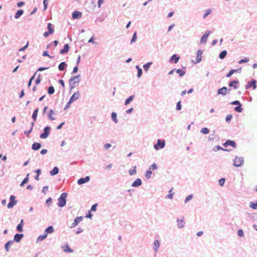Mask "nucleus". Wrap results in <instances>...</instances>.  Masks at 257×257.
Masks as SVG:
<instances>
[{"label":"nucleus","mask_w":257,"mask_h":257,"mask_svg":"<svg viewBox=\"0 0 257 257\" xmlns=\"http://www.w3.org/2000/svg\"><path fill=\"white\" fill-rule=\"evenodd\" d=\"M29 174H27V177L23 180L21 183V186H23L24 184L28 182Z\"/></svg>","instance_id":"e433bc0d"},{"label":"nucleus","mask_w":257,"mask_h":257,"mask_svg":"<svg viewBox=\"0 0 257 257\" xmlns=\"http://www.w3.org/2000/svg\"><path fill=\"white\" fill-rule=\"evenodd\" d=\"M80 81V75L73 77L70 79L69 84L71 89L74 88L76 84H78Z\"/></svg>","instance_id":"f03ea898"},{"label":"nucleus","mask_w":257,"mask_h":257,"mask_svg":"<svg viewBox=\"0 0 257 257\" xmlns=\"http://www.w3.org/2000/svg\"><path fill=\"white\" fill-rule=\"evenodd\" d=\"M79 92L77 91L73 93V94L71 97L70 100L72 102L76 101L79 98Z\"/></svg>","instance_id":"9b49d317"},{"label":"nucleus","mask_w":257,"mask_h":257,"mask_svg":"<svg viewBox=\"0 0 257 257\" xmlns=\"http://www.w3.org/2000/svg\"><path fill=\"white\" fill-rule=\"evenodd\" d=\"M38 110H39L38 108H37L34 110V111L33 112V114L32 115V118L33 119L34 121H35L37 119Z\"/></svg>","instance_id":"473e14b6"},{"label":"nucleus","mask_w":257,"mask_h":257,"mask_svg":"<svg viewBox=\"0 0 257 257\" xmlns=\"http://www.w3.org/2000/svg\"><path fill=\"white\" fill-rule=\"evenodd\" d=\"M237 234L239 236H242L243 235V232L242 231V230L241 229H239L237 231Z\"/></svg>","instance_id":"13d9d810"},{"label":"nucleus","mask_w":257,"mask_h":257,"mask_svg":"<svg viewBox=\"0 0 257 257\" xmlns=\"http://www.w3.org/2000/svg\"><path fill=\"white\" fill-rule=\"evenodd\" d=\"M211 12V10L210 9H208L206 11L205 14H204L203 17V18H205L207 16L210 14Z\"/></svg>","instance_id":"de8ad7c7"},{"label":"nucleus","mask_w":257,"mask_h":257,"mask_svg":"<svg viewBox=\"0 0 257 257\" xmlns=\"http://www.w3.org/2000/svg\"><path fill=\"white\" fill-rule=\"evenodd\" d=\"M104 2V0H99L98 2V6L99 8L101 7V5L103 4Z\"/></svg>","instance_id":"774afa93"},{"label":"nucleus","mask_w":257,"mask_h":257,"mask_svg":"<svg viewBox=\"0 0 257 257\" xmlns=\"http://www.w3.org/2000/svg\"><path fill=\"white\" fill-rule=\"evenodd\" d=\"M24 13V11L23 10H18L15 15V19H18L20 18Z\"/></svg>","instance_id":"a878e982"},{"label":"nucleus","mask_w":257,"mask_h":257,"mask_svg":"<svg viewBox=\"0 0 257 257\" xmlns=\"http://www.w3.org/2000/svg\"><path fill=\"white\" fill-rule=\"evenodd\" d=\"M176 72L179 74L180 76L182 77L185 74V71L181 69H177Z\"/></svg>","instance_id":"37998d69"},{"label":"nucleus","mask_w":257,"mask_h":257,"mask_svg":"<svg viewBox=\"0 0 257 257\" xmlns=\"http://www.w3.org/2000/svg\"><path fill=\"white\" fill-rule=\"evenodd\" d=\"M232 115L231 114H228L226 117V121L227 122H229L232 118Z\"/></svg>","instance_id":"864d4df0"},{"label":"nucleus","mask_w":257,"mask_h":257,"mask_svg":"<svg viewBox=\"0 0 257 257\" xmlns=\"http://www.w3.org/2000/svg\"><path fill=\"white\" fill-rule=\"evenodd\" d=\"M193 198V195H189L188 196H187L186 199H185V202H187L188 201H189V200H190L191 199H192V198Z\"/></svg>","instance_id":"4d7b16f0"},{"label":"nucleus","mask_w":257,"mask_h":257,"mask_svg":"<svg viewBox=\"0 0 257 257\" xmlns=\"http://www.w3.org/2000/svg\"><path fill=\"white\" fill-rule=\"evenodd\" d=\"M64 251L66 252H72L73 250L70 248L68 244H65L62 246Z\"/></svg>","instance_id":"dca6fc26"},{"label":"nucleus","mask_w":257,"mask_h":257,"mask_svg":"<svg viewBox=\"0 0 257 257\" xmlns=\"http://www.w3.org/2000/svg\"><path fill=\"white\" fill-rule=\"evenodd\" d=\"M209 34H210V32L209 31L207 33H206L204 35H203L200 40V43H205L207 42V38H208V37Z\"/></svg>","instance_id":"4468645a"},{"label":"nucleus","mask_w":257,"mask_h":257,"mask_svg":"<svg viewBox=\"0 0 257 257\" xmlns=\"http://www.w3.org/2000/svg\"><path fill=\"white\" fill-rule=\"evenodd\" d=\"M82 14L79 11H75L72 14V18L74 19L80 18L81 17Z\"/></svg>","instance_id":"2eb2a0df"},{"label":"nucleus","mask_w":257,"mask_h":257,"mask_svg":"<svg viewBox=\"0 0 257 257\" xmlns=\"http://www.w3.org/2000/svg\"><path fill=\"white\" fill-rule=\"evenodd\" d=\"M142 184V181L140 179H137L132 184L133 187H136L140 186Z\"/></svg>","instance_id":"f3484780"},{"label":"nucleus","mask_w":257,"mask_h":257,"mask_svg":"<svg viewBox=\"0 0 257 257\" xmlns=\"http://www.w3.org/2000/svg\"><path fill=\"white\" fill-rule=\"evenodd\" d=\"M227 88L225 86L219 89L217 91L218 94L225 95L227 93Z\"/></svg>","instance_id":"f8f14e48"},{"label":"nucleus","mask_w":257,"mask_h":257,"mask_svg":"<svg viewBox=\"0 0 257 257\" xmlns=\"http://www.w3.org/2000/svg\"><path fill=\"white\" fill-rule=\"evenodd\" d=\"M35 74H34V75H33L31 78L29 80V83H28V86L30 87L32 84V81L33 80V79H34L35 78Z\"/></svg>","instance_id":"bf43d9fd"},{"label":"nucleus","mask_w":257,"mask_h":257,"mask_svg":"<svg viewBox=\"0 0 257 257\" xmlns=\"http://www.w3.org/2000/svg\"><path fill=\"white\" fill-rule=\"evenodd\" d=\"M165 140H158L157 144L154 145V148L156 150L160 149H162L165 147Z\"/></svg>","instance_id":"20e7f679"},{"label":"nucleus","mask_w":257,"mask_h":257,"mask_svg":"<svg viewBox=\"0 0 257 257\" xmlns=\"http://www.w3.org/2000/svg\"><path fill=\"white\" fill-rule=\"evenodd\" d=\"M177 110H180L181 109V103H180V101H179L177 103V108H176Z\"/></svg>","instance_id":"69168bd1"},{"label":"nucleus","mask_w":257,"mask_h":257,"mask_svg":"<svg viewBox=\"0 0 257 257\" xmlns=\"http://www.w3.org/2000/svg\"><path fill=\"white\" fill-rule=\"evenodd\" d=\"M160 246V242L158 240H156L154 243V249L156 251Z\"/></svg>","instance_id":"2f4dec72"},{"label":"nucleus","mask_w":257,"mask_h":257,"mask_svg":"<svg viewBox=\"0 0 257 257\" xmlns=\"http://www.w3.org/2000/svg\"><path fill=\"white\" fill-rule=\"evenodd\" d=\"M137 39V33L135 32L134 34V35L133 36V38L131 39V43H134L136 41Z\"/></svg>","instance_id":"603ef678"},{"label":"nucleus","mask_w":257,"mask_h":257,"mask_svg":"<svg viewBox=\"0 0 257 257\" xmlns=\"http://www.w3.org/2000/svg\"><path fill=\"white\" fill-rule=\"evenodd\" d=\"M23 237V234H16L15 235V236H14V240L17 242H19L21 240V239L22 238V237Z\"/></svg>","instance_id":"412c9836"},{"label":"nucleus","mask_w":257,"mask_h":257,"mask_svg":"<svg viewBox=\"0 0 257 257\" xmlns=\"http://www.w3.org/2000/svg\"><path fill=\"white\" fill-rule=\"evenodd\" d=\"M136 68L138 70V77H140L142 74V70L139 68V66H137Z\"/></svg>","instance_id":"3c124183"},{"label":"nucleus","mask_w":257,"mask_h":257,"mask_svg":"<svg viewBox=\"0 0 257 257\" xmlns=\"http://www.w3.org/2000/svg\"><path fill=\"white\" fill-rule=\"evenodd\" d=\"M23 220H21L20 223L18 225L17 227V229L20 232L23 231Z\"/></svg>","instance_id":"bb28decb"},{"label":"nucleus","mask_w":257,"mask_h":257,"mask_svg":"<svg viewBox=\"0 0 257 257\" xmlns=\"http://www.w3.org/2000/svg\"><path fill=\"white\" fill-rule=\"evenodd\" d=\"M178 226L179 228H182L184 226V221L183 219L177 220Z\"/></svg>","instance_id":"c85d7f7f"},{"label":"nucleus","mask_w":257,"mask_h":257,"mask_svg":"<svg viewBox=\"0 0 257 257\" xmlns=\"http://www.w3.org/2000/svg\"><path fill=\"white\" fill-rule=\"evenodd\" d=\"M67 197V193H63L60 197L58 198V205L59 207H62L66 205Z\"/></svg>","instance_id":"f257e3e1"},{"label":"nucleus","mask_w":257,"mask_h":257,"mask_svg":"<svg viewBox=\"0 0 257 257\" xmlns=\"http://www.w3.org/2000/svg\"><path fill=\"white\" fill-rule=\"evenodd\" d=\"M201 133H202L203 134H208L209 133V130L208 128L207 127H204V128H202L201 130Z\"/></svg>","instance_id":"ea45409f"},{"label":"nucleus","mask_w":257,"mask_h":257,"mask_svg":"<svg viewBox=\"0 0 257 257\" xmlns=\"http://www.w3.org/2000/svg\"><path fill=\"white\" fill-rule=\"evenodd\" d=\"M47 235V233H45L43 234V235H40L39 236H38V238H37V240L38 241H41L43 240H44L45 238H46Z\"/></svg>","instance_id":"72a5a7b5"},{"label":"nucleus","mask_w":257,"mask_h":257,"mask_svg":"<svg viewBox=\"0 0 257 257\" xmlns=\"http://www.w3.org/2000/svg\"><path fill=\"white\" fill-rule=\"evenodd\" d=\"M97 206V204H94L93 205H92V206L91 207V211H95L96 210Z\"/></svg>","instance_id":"680f3d73"},{"label":"nucleus","mask_w":257,"mask_h":257,"mask_svg":"<svg viewBox=\"0 0 257 257\" xmlns=\"http://www.w3.org/2000/svg\"><path fill=\"white\" fill-rule=\"evenodd\" d=\"M224 182H225V179L224 178H221L219 180V184L221 186H222L224 184Z\"/></svg>","instance_id":"6e6d98bb"},{"label":"nucleus","mask_w":257,"mask_h":257,"mask_svg":"<svg viewBox=\"0 0 257 257\" xmlns=\"http://www.w3.org/2000/svg\"><path fill=\"white\" fill-rule=\"evenodd\" d=\"M151 64H152V63H151V62H150V63H147V64H145V65L143 66V67H144V69H145L146 71H147V70L149 69V67H150V66Z\"/></svg>","instance_id":"8fccbe9b"},{"label":"nucleus","mask_w":257,"mask_h":257,"mask_svg":"<svg viewBox=\"0 0 257 257\" xmlns=\"http://www.w3.org/2000/svg\"><path fill=\"white\" fill-rule=\"evenodd\" d=\"M240 103L238 100H235V101H234L231 102V104H232V105H240Z\"/></svg>","instance_id":"e2e57ef3"},{"label":"nucleus","mask_w":257,"mask_h":257,"mask_svg":"<svg viewBox=\"0 0 257 257\" xmlns=\"http://www.w3.org/2000/svg\"><path fill=\"white\" fill-rule=\"evenodd\" d=\"M31 125H31L30 130L28 132H25V134L27 135V137H28L29 134L32 131L33 127V126L34 125V122H32V123H31Z\"/></svg>","instance_id":"09e8293b"},{"label":"nucleus","mask_w":257,"mask_h":257,"mask_svg":"<svg viewBox=\"0 0 257 257\" xmlns=\"http://www.w3.org/2000/svg\"><path fill=\"white\" fill-rule=\"evenodd\" d=\"M89 180V177L86 176V177L83 178H80L78 181V184L79 185L83 184L87 182H88Z\"/></svg>","instance_id":"ddd939ff"},{"label":"nucleus","mask_w":257,"mask_h":257,"mask_svg":"<svg viewBox=\"0 0 257 257\" xmlns=\"http://www.w3.org/2000/svg\"><path fill=\"white\" fill-rule=\"evenodd\" d=\"M66 64L65 62H61L58 66V69L60 71H63L65 69Z\"/></svg>","instance_id":"7c9ffc66"},{"label":"nucleus","mask_w":257,"mask_h":257,"mask_svg":"<svg viewBox=\"0 0 257 257\" xmlns=\"http://www.w3.org/2000/svg\"><path fill=\"white\" fill-rule=\"evenodd\" d=\"M252 87L254 89L256 87V81L255 80L252 81L251 82H249L246 86V87Z\"/></svg>","instance_id":"5701e85b"},{"label":"nucleus","mask_w":257,"mask_h":257,"mask_svg":"<svg viewBox=\"0 0 257 257\" xmlns=\"http://www.w3.org/2000/svg\"><path fill=\"white\" fill-rule=\"evenodd\" d=\"M234 110L236 112H240L242 111V108L241 107V104L240 103V105H238V106H236L234 107Z\"/></svg>","instance_id":"a19ab883"},{"label":"nucleus","mask_w":257,"mask_h":257,"mask_svg":"<svg viewBox=\"0 0 257 257\" xmlns=\"http://www.w3.org/2000/svg\"><path fill=\"white\" fill-rule=\"evenodd\" d=\"M54 114V111L53 109H51L48 113L49 118L51 120H54L55 118L53 117V115Z\"/></svg>","instance_id":"f704fd0d"},{"label":"nucleus","mask_w":257,"mask_h":257,"mask_svg":"<svg viewBox=\"0 0 257 257\" xmlns=\"http://www.w3.org/2000/svg\"><path fill=\"white\" fill-rule=\"evenodd\" d=\"M249 61V59L248 58H245L244 59H242L240 60L239 61L238 63L239 64L244 63V62H247Z\"/></svg>","instance_id":"5fc2aeb1"},{"label":"nucleus","mask_w":257,"mask_h":257,"mask_svg":"<svg viewBox=\"0 0 257 257\" xmlns=\"http://www.w3.org/2000/svg\"><path fill=\"white\" fill-rule=\"evenodd\" d=\"M249 206L252 209H257V202L255 203H250L249 204Z\"/></svg>","instance_id":"a18cd8bd"},{"label":"nucleus","mask_w":257,"mask_h":257,"mask_svg":"<svg viewBox=\"0 0 257 257\" xmlns=\"http://www.w3.org/2000/svg\"><path fill=\"white\" fill-rule=\"evenodd\" d=\"M14 241L13 240H10L6 243L5 247L7 251H8L9 250L10 246L12 245Z\"/></svg>","instance_id":"c756f323"},{"label":"nucleus","mask_w":257,"mask_h":257,"mask_svg":"<svg viewBox=\"0 0 257 257\" xmlns=\"http://www.w3.org/2000/svg\"><path fill=\"white\" fill-rule=\"evenodd\" d=\"M238 81H236V80L232 81L230 82V83H229V87H233V88L235 89H236L237 88V84H238Z\"/></svg>","instance_id":"6ab92c4d"},{"label":"nucleus","mask_w":257,"mask_h":257,"mask_svg":"<svg viewBox=\"0 0 257 257\" xmlns=\"http://www.w3.org/2000/svg\"><path fill=\"white\" fill-rule=\"evenodd\" d=\"M41 145L39 143H35L33 144L32 148L33 150H38L40 149Z\"/></svg>","instance_id":"4be33fe9"},{"label":"nucleus","mask_w":257,"mask_h":257,"mask_svg":"<svg viewBox=\"0 0 257 257\" xmlns=\"http://www.w3.org/2000/svg\"><path fill=\"white\" fill-rule=\"evenodd\" d=\"M55 91L54 88L53 86H50L48 89V93L49 94H52Z\"/></svg>","instance_id":"79ce46f5"},{"label":"nucleus","mask_w":257,"mask_h":257,"mask_svg":"<svg viewBox=\"0 0 257 257\" xmlns=\"http://www.w3.org/2000/svg\"><path fill=\"white\" fill-rule=\"evenodd\" d=\"M72 102V101H71L70 100H69V101L67 102V104L66 105L64 109H66L70 107V104Z\"/></svg>","instance_id":"052dcab7"},{"label":"nucleus","mask_w":257,"mask_h":257,"mask_svg":"<svg viewBox=\"0 0 257 257\" xmlns=\"http://www.w3.org/2000/svg\"><path fill=\"white\" fill-rule=\"evenodd\" d=\"M202 51L198 50L197 52V60L196 63H199L201 60Z\"/></svg>","instance_id":"aec40b11"},{"label":"nucleus","mask_w":257,"mask_h":257,"mask_svg":"<svg viewBox=\"0 0 257 257\" xmlns=\"http://www.w3.org/2000/svg\"><path fill=\"white\" fill-rule=\"evenodd\" d=\"M179 59H180V57L179 56H177L176 54H174L171 57V58L170 60V62H171V61L174 60V63H177L178 62V61L179 60Z\"/></svg>","instance_id":"b1692460"},{"label":"nucleus","mask_w":257,"mask_h":257,"mask_svg":"<svg viewBox=\"0 0 257 257\" xmlns=\"http://www.w3.org/2000/svg\"><path fill=\"white\" fill-rule=\"evenodd\" d=\"M47 28L49 32H46L44 33L43 35L45 37H47L49 35L52 34L54 32V29L52 28V24L51 23H48Z\"/></svg>","instance_id":"6e6552de"},{"label":"nucleus","mask_w":257,"mask_h":257,"mask_svg":"<svg viewBox=\"0 0 257 257\" xmlns=\"http://www.w3.org/2000/svg\"><path fill=\"white\" fill-rule=\"evenodd\" d=\"M172 191H173V188H172V189H171L170 191H169V194L167 196V197L169 199H172L173 198V196L174 195V193H172Z\"/></svg>","instance_id":"49530a36"},{"label":"nucleus","mask_w":257,"mask_h":257,"mask_svg":"<svg viewBox=\"0 0 257 257\" xmlns=\"http://www.w3.org/2000/svg\"><path fill=\"white\" fill-rule=\"evenodd\" d=\"M59 172V169L58 167H55L50 172V174L51 176H54L57 174Z\"/></svg>","instance_id":"393cba45"},{"label":"nucleus","mask_w":257,"mask_h":257,"mask_svg":"<svg viewBox=\"0 0 257 257\" xmlns=\"http://www.w3.org/2000/svg\"><path fill=\"white\" fill-rule=\"evenodd\" d=\"M223 146L227 148L228 146H231L233 148L236 147V143L235 142L231 140H227L225 143L223 144Z\"/></svg>","instance_id":"1a4fd4ad"},{"label":"nucleus","mask_w":257,"mask_h":257,"mask_svg":"<svg viewBox=\"0 0 257 257\" xmlns=\"http://www.w3.org/2000/svg\"><path fill=\"white\" fill-rule=\"evenodd\" d=\"M50 127L49 126H46L44 128V132L40 135V138L42 139H46L48 137L50 134Z\"/></svg>","instance_id":"0eeeda50"},{"label":"nucleus","mask_w":257,"mask_h":257,"mask_svg":"<svg viewBox=\"0 0 257 257\" xmlns=\"http://www.w3.org/2000/svg\"><path fill=\"white\" fill-rule=\"evenodd\" d=\"M43 55L44 56H48V57H49V58H53V57H52V56H51L50 55H49L48 54V51H45V52H44V53H43Z\"/></svg>","instance_id":"0e129e2a"},{"label":"nucleus","mask_w":257,"mask_h":257,"mask_svg":"<svg viewBox=\"0 0 257 257\" xmlns=\"http://www.w3.org/2000/svg\"><path fill=\"white\" fill-rule=\"evenodd\" d=\"M111 118L113 119V120L115 122H117V119L116 118V113L115 112H112L111 113Z\"/></svg>","instance_id":"c03bdc74"},{"label":"nucleus","mask_w":257,"mask_h":257,"mask_svg":"<svg viewBox=\"0 0 257 257\" xmlns=\"http://www.w3.org/2000/svg\"><path fill=\"white\" fill-rule=\"evenodd\" d=\"M25 5V3L23 2H19L17 4V6L18 7H21L22 6H23L24 5Z\"/></svg>","instance_id":"338daca9"},{"label":"nucleus","mask_w":257,"mask_h":257,"mask_svg":"<svg viewBox=\"0 0 257 257\" xmlns=\"http://www.w3.org/2000/svg\"><path fill=\"white\" fill-rule=\"evenodd\" d=\"M134 98V95H132V96H130L127 99H126V100L125 101V105H126L128 103H130L131 102V101H132L133 100Z\"/></svg>","instance_id":"4c0bfd02"},{"label":"nucleus","mask_w":257,"mask_h":257,"mask_svg":"<svg viewBox=\"0 0 257 257\" xmlns=\"http://www.w3.org/2000/svg\"><path fill=\"white\" fill-rule=\"evenodd\" d=\"M54 230L53 227L52 226H50L45 229L44 232L47 233V235H48V233H52L54 232Z\"/></svg>","instance_id":"cd10ccee"},{"label":"nucleus","mask_w":257,"mask_h":257,"mask_svg":"<svg viewBox=\"0 0 257 257\" xmlns=\"http://www.w3.org/2000/svg\"><path fill=\"white\" fill-rule=\"evenodd\" d=\"M69 45L68 44H66L64 45V48L60 50V53L61 54L67 53L69 51Z\"/></svg>","instance_id":"a211bd4d"},{"label":"nucleus","mask_w":257,"mask_h":257,"mask_svg":"<svg viewBox=\"0 0 257 257\" xmlns=\"http://www.w3.org/2000/svg\"><path fill=\"white\" fill-rule=\"evenodd\" d=\"M83 220V217L82 216L77 217L75 219L74 222L71 224L70 227L73 228L75 227L78 225V224L80 222Z\"/></svg>","instance_id":"9d476101"},{"label":"nucleus","mask_w":257,"mask_h":257,"mask_svg":"<svg viewBox=\"0 0 257 257\" xmlns=\"http://www.w3.org/2000/svg\"><path fill=\"white\" fill-rule=\"evenodd\" d=\"M157 165L156 164H153L149 168V170L147 171L145 174V176L147 179H149L152 174L151 170H156L157 169Z\"/></svg>","instance_id":"7ed1b4c3"},{"label":"nucleus","mask_w":257,"mask_h":257,"mask_svg":"<svg viewBox=\"0 0 257 257\" xmlns=\"http://www.w3.org/2000/svg\"><path fill=\"white\" fill-rule=\"evenodd\" d=\"M136 169H137V167L136 166H134L133 167V169H131L129 171V173H130V175H135L137 173V170H136Z\"/></svg>","instance_id":"58836bf2"},{"label":"nucleus","mask_w":257,"mask_h":257,"mask_svg":"<svg viewBox=\"0 0 257 257\" xmlns=\"http://www.w3.org/2000/svg\"><path fill=\"white\" fill-rule=\"evenodd\" d=\"M227 54L226 51L224 50L222 51L219 54V58L221 59H224Z\"/></svg>","instance_id":"c9c22d12"},{"label":"nucleus","mask_w":257,"mask_h":257,"mask_svg":"<svg viewBox=\"0 0 257 257\" xmlns=\"http://www.w3.org/2000/svg\"><path fill=\"white\" fill-rule=\"evenodd\" d=\"M243 162V160L242 157H236L234 159L233 165L235 167L240 166Z\"/></svg>","instance_id":"39448f33"},{"label":"nucleus","mask_w":257,"mask_h":257,"mask_svg":"<svg viewBox=\"0 0 257 257\" xmlns=\"http://www.w3.org/2000/svg\"><path fill=\"white\" fill-rule=\"evenodd\" d=\"M15 196L14 195L11 196L10 198V202L8 204V207L9 208H11L15 205L17 202V201L15 200Z\"/></svg>","instance_id":"423d86ee"}]
</instances>
